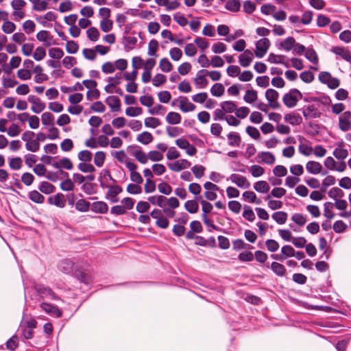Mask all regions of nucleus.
<instances>
[{
	"label": "nucleus",
	"mask_w": 351,
	"mask_h": 351,
	"mask_svg": "<svg viewBox=\"0 0 351 351\" xmlns=\"http://www.w3.org/2000/svg\"><path fill=\"white\" fill-rule=\"evenodd\" d=\"M122 191V188L119 185L110 186L107 195L109 196V197L115 198Z\"/></svg>",
	"instance_id": "obj_50"
},
{
	"label": "nucleus",
	"mask_w": 351,
	"mask_h": 351,
	"mask_svg": "<svg viewBox=\"0 0 351 351\" xmlns=\"http://www.w3.org/2000/svg\"><path fill=\"white\" fill-rule=\"evenodd\" d=\"M331 51L348 62L351 61V54L350 51L343 47H333L331 49Z\"/></svg>",
	"instance_id": "obj_12"
},
{
	"label": "nucleus",
	"mask_w": 351,
	"mask_h": 351,
	"mask_svg": "<svg viewBox=\"0 0 351 351\" xmlns=\"http://www.w3.org/2000/svg\"><path fill=\"white\" fill-rule=\"evenodd\" d=\"M49 56L53 59H60L64 56V52L60 48L54 47L49 50Z\"/></svg>",
	"instance_id": "obj_58"
},
{
	"label": "nucleus",
	"mask_w": 351,
	"mask_h": 351,
	"mask_svg": "<svg viewBox=\"0 0 351 351\" xmlns=\"http://www.w3.org/2000/svg\"><path fill=\"white\" fill-rule=\"evenodd\" d=\"M106 104L109 106L112 112H119L121 110L120 99L116 96H108L106 99Z\"/></svg>",
	"instance_id": "obj_17"
},
{
	"label": "nucleus",
	"mask_w": 351,
	"mask_h": 351,
	"mask_svg": "<svg viewBox=\"0 0 351 351\" xmlns=\"http://www.w3.org/2000/svg\"><path fill=\"white\" fill-rule=\"evenodd\" d=\"M257 92L254 90H247L243 97V99L246 103L252 104L257 99Z\"/></svg>",
	"instance_id": "obj_41"
},
{
	"label": "nucleus",
	"mask_w": 351,
	"mask_h": 351,
	"mask_svg": "<svg viewBox=\"0 0 351 351\" xmlns=\"http://www.w3.org/2000/svg\"><path fill=\"white\" fill-rule=\"evenodd\" d=\"M241 6L239 0H229L226 4V8L231 12H237L239 10Z\"/></svg>",
	"instance_id": "obj_49"
},
{
	"label": "nucleus",
	"mask_w": 351,
	"mask_h": 351,
	"mask_svg": "<svg viewBox=\"0 0 351 351\" xmlns=\"http://www.w3.org/2000/svg\"><path fill=\"white\" fill-rule=\"evenodd\" d=\"M271 217L278 224H284L287 219V214L283 211L276 212Z\"/></svg>",
	"instance_id": "obj_37"
},
{
	"label": "nucleus",
	"mask_w": 351,
	"mask_h": 351,
	"mask_svg": "<svg viewBox=\"0 0 351 351\" xmlns=\"http://www.w3.org/2000/svg\"><path fill=\"white\" fill-rule=\"evenodd\" d=\"M254 189L258 193H265L269 191L270 187L266 181L261 180L254 184Z\"/></svg>",
	"instance_id": "obj_31"
},
{
	"label": "nucleus",
	"mask_w": 351,
	"mask_h": 351,
	"mask_svg": "<svg viewBox=\"0 0 351 351\" xmlns=\"http://www.w3.org/2000/svg\"><path fill=\"white\" fill-rule=\"evenodd\" d=\"M278 93L274 89L269 88L265 92V98L268 101V105L272 109H278L280 107V104L278 101Z\"/></svg>",
	"instance_id": "obj_7"
},
{
	"label": "nucleus",
	"mask_w": 351,
	"mask_h": 351,
	"mask_svg": "<svg viewBox=\"0 0 351 351\" xmlns=\"http://www.w3.org/2000/svg\"><path fill=\"white\" fill-rule=\"evenodd\" d=\"M185 209L189 213H196L198 211L199 205L195 200H188L184 204Z\"/></svg>",
	"instance_id": "obj_40"
},
{
	"label": "nucleus",
	"mask_w": 351,
	"mask_h": 351,
	"mask_svg": "<svg viewBox=\"0 0 351 351\" xmlns=\"http://www.w3.org/2000/svg\"><path fill=\"white\" fill-rule=\"evenodd\" d=\"M28 197L31 201L36 204H43L45 201V197L36 190L29 192Z\"/></svg>",
	"instance_id": "obj_28"
},
{
	"label": "nucleus",
	"mask_w": 351,
	"mask_h": 351,
	"mask_svg": "<svg viewBox=\"0 0 351 351\" xmlns=\"http://www.w3.org/2000/svg\"><path fill=\"white\" fill-rule=\"evenodd\" d=\"M254 54L250 49L244 51L243 53L239 56V64L243 67H247L250 65L253 60Z\"/></svg>",
	"instance_id": "obj_11"
},
{
	"label": "nucleus",
	"mask_w": 351,
	"mask_h": 351,
	"mask_svg": "<svg viewBox=\"0 0 351 351\" xmlns=\"http://www.w3.org/2000/svg\"><path fill=\"white\" fill-rule=\"evenodd\" d=\"M74 263L70 259H64L58 264V269L66 274H71L73 269Z\"/></svg>",
	"instance_id": "obj_16"
},
{
	"label": "nucleus",
	"mask_w": 351,
	"mask_h": 351,
	"mask_svg": "<svg viewBox=\"0 0 351 351\" xmlns=\"http://www.w3.org/2000/svg\"><path fill=\"white\" fill-rule=\"evenodd\" d=\"M257 157L262 162L267 165H273L275 162L276 158L274 155L269 152H262L258 153Z\"/></svg>",
	"instance_id": "obj_19"
},
{
	"label": "nucleus",
	"mask_w": 351,
	"mask_h": 351,
	"mask_svg": "<svg viewBox=\"0 0 351 351\" xmlns=\"http://www.w3.org/2000/svg\"><path fill=\"white\" fill-rule=\"evenodd\" d=\"M25 148L32 152H36L40 149V143L38 140L34 139L25 143Z\"/></svg>",
	"instance_id": "obj_57"
},
{
	"label": "nucleus",
	"mask_w": 351,
	"mask_h": 351,
	"mask_svg": "<svg viewBox=\"0 0 351 351\" xmlns=\"http://www.w3.org/2000/svg\"><path fill=\"white\" fill-rule=\"evenodd\" d=\"M127 151L140 163L146 164L148 162V157L147 156V154L143 152L142 147L139 145H129L127 147Z\"/></svg>",
	"instance_id": "obj_2"
},
{
	"label": "nucleus",
	"mask_w": 351,
	"mask_h": 351,
	"mask_svg": "<svg viewBox=\"0 0 351 351\" xmlns=\"http://www.w3.org/2000/svg\"><path fill=\"white\" fill-rule=\"evenodd\" d=\"M221 107L227 113H231L236 110L237 105L232 101H226L220 104Z\"/></svg>",
	"instance_id": "obj_42"
},
{
	"label": "nucleus",
	"mask_w": 351,
	"mask_h": 351,
	"mask_svg": "<svg viewBox=\"0 0 351 351\" xmlns=\"http://www.w3.org/2000/svg\"><path fill=\"white\" fill-rule=\"evenodd\" d=\"M77 158L83 162H89L92 160V153L89 150H82L78 153Z\"/></svg>",
	"instance_id": "obj_48"
},
{
	"label": "nucleus",
	"mask_w": 351,
	"mask_h": 351,
	"mask_svg": "<svg viewBox=\"0 0 351 351\" xmlns=\"http://www.w3.org/2000/svg\"><path fill=\"white\" fill-rule=\"evenodd\" d=\"M285 120L292 125H298L302 123V118L299 114L289 113L285 114Z\"/></svg>",
	"instance_id": "obj_21"
},
{
	"label": "nucleus",
	"mask_w": 351,
	"mask_h": 351,
	"mask_svg": "<svg viewBox=\"0 0 351 351\" xmlns=\"http://www.w3.org/2000/svg\"><path fill=\"white\" fill-rule=\"evenodd\" d=\"M77 167L83 173H93L95 171L94 166L88 162H80Z\"/></svg>",
	"instance_id": "obj_54"
},
{
	"label": "nucleus",
	"mask_w": 351,
	"mask_h": 351,
	"mask_svg": "<svg viewBox=\"0 0 351 351\" xmlns=\"http://www.w3.org/2000/svg\"><path fill=\"white\" fill-rule=\"evenodd\" d=\"M158 191L160 193L169 195L172 192L171 186L166 182H161L158 186Z\"/></svg>",
	"instance_id": "obj_61"
},
{
	"label": "nucleus",
	"mask_w": 351,
	"mask_h": 351,
	"mask_svg": "<svg viewBox=\"0 0 351 351\" xmlns=\"http://www.w3.org/2000/svg\"><path fill=\"white\" fill-rule=\"evenodd\" d=\"M75 209L80 212L85 213L89 210L90 203L84 199H80L75 204Z\"/></svg>",
	"instance_id": "obj_29"
},
{
	"label": "nucleus",
	"mask_w": 351,
	"mask_h": 351,
	"mask_svg": "<svg viewBox=\"0 0 351 351\" xmlns=\"http://www.w3.org/2000/svg\"><path fill=\"white\" fill-rule=\"evenodd\" d=\"M206 70H200L197 72L196 77L194 79L195 85L199 86L200 88H205L208 85V80L204 75H199V73H205Z\"/></svg>",
	"instance_id": "obj_30"
},
{
	"label": "nucleus",
	"mask_w": 351,
	"mask_h": 351,
	"mask_svg": "<svg viewBox=\"0 0 351 351\" xmlns=\"http://www.w3.org/2000/svg\"><path fill=\"white\" fill-rule=\"evenodd\" d=\"M225 88L220 83L215 84L210 88V93L214 97H221L224 93Z\"/></svg>",
	"instance_id": "obj_39"
},
{
	"label": "nucleus",
	"mask_w": 351,
	"mask_h": 351,
	"mask_svg": "<svg viewBox=\"0 0 351 351\" xmlns=\"http://www.w3.org/2000/svg\"><path fill=\"white\" fill-rule=\"evenodd\" d=\"M143 110L140 107H128L125 110V114L132 117H137L141 114Z\"/></svg>",
	"instance_id": "obj_60"
},
{
	"label": "nucleus",
	"mask_w": 351,
	"mask_h": 351,
	"mask_svg": "<svg viewBox=\"0 0 351 351\" xmlns=\"http://www.w3.org/2000/svg\"><path fill=\"white\" fill-rule=\"evenodd\" d=\"M180 109L184 112H191L195 109V106L190 102L187 97H180Z\"/></svg>",
	"instance_id": "obj_18"
},
{
	"label": "nucleus",
	"mask_w": 351,
	"mask_h": 351,
	"mask_svg": "<svg viewBox=\"0 0 351 351\" xmlns=\"http://www.w3.org/2000/svg\"><path fill=\"white\" fill-rule=\"evenodd\" d=\"M294 256L295 250L291 245H286L281 248L280 254H273L271 255V258L276 261H282L289 257H293Z\"/></svg>",
	"instance_id": "obj_5"
},
{
	"label": "nucleus",
	"mask_w": 351,
	"mask_h": 351,
	"mask_svg": "<svg viewBox=\"0 0 351 351\" xmlns=\"http://www.w3.org/2000/svg\"><path fill=\"white\" fill-rule=\"evenodd\" d=\"M307 171L312 174H318L322 171V165L316 161H308L306 165Z\"/></svg>",
	"instance_id": "obj_20"
},
{
	"label": "nucleus",
	"mask_w": 351,
	"mask_h": 351,
	"mask_svg": "<svg viewBox=\"0 0 351 351\" xmlns=\"http://www.w3.org/2000/svg\"><path fill=\"white\" fill-rule=\"evenodd\" d=\"M76 278L80 282L85 285H89L92 282L91 276L82 271L75 272Z\"/></svg>",
	"instance_id": "obj_34"
},
{
	"label": "nucleus",
	"mask_w": 351,
	"mask_h": 351,
	"mask_svg": "<svg viewBox=\"0 0 351 351\" xmlns=\"http://www.w3.org/2000/svg\"><path fill=\"white\" fill-rule=\"evenodd\" d=\"M265 245L270 252H276L280 247L278 243L274 239H267L265 241Z\"/></svg>",
	"instance_id": "obj_53"
},
{
	"label": "nucleus",
	"mask_w": 351,
	"mask_h": 351,
	"mask_svg": "<svg viewBox=\"0 0 351 351\" xmlns=\"http://www.w3.org/2000/svg\"><path fill=\"white\" fill-rule=\"evenodd\" d=\"M88 38L93 42H96L98 40L99 38V32L96 27H92L87 29L86 31Z\"/></svg>",
	"instance_id": "obj_47"
},
{
	"label": "nucleus",
	"mask_w": 351,
	"mask_h": 351,
	"mask_svg": "<svg viewBox=\"0 0 351 351\" xmlns=\"http://www.w3.org/2000/svg\"><path fill=\"white\" fill-rule=\"evenodd\" d=\"M34 289L37 293L43 298H48L51 300L58 299L55 293L49 287H46L40 284H36L34 285Z\"/></svg>",
	"instance_id": "obj_4"
},
{
	"label": "nucleus",
	"mask_w": 351,
	"mask_h": 351,
	"mask_svg": "<svg viewBox=\"0 0 351 351\" xmlns=\"http://www.w3.org/2000/svg\"><path fill=\"white\" fill-rule=\"evenodd\" d=\"M42 123L46 126H53L54 125V117L51 112H44L41 116Z\"/></svg>",
	"instance_id": "obj_36"
},
{
	"label": "nucleus",
	"mask_w": 351,
	"mask_h": 351,
	"mask_svg": "<svg viewBox=\"0 0 351 351\" xmlns=\"http://www.w3.org/2000/svg\"><path fill=\"white\" fill-rule=\"evenodd\" d=\"M153 139L154 137L152 134L149 132H143L139 134L136 137V140L143 145L149 144L153 141Z\"/></svg>",
	"instance_id": "obj_26"
},
{
	"label": "nucleus",
	"mask_w": 351,
	"mask_h": 351,
	"mask_svg": "<svg viewBox=\"0 0 351 351\" xmlns=\"http://www.w3.org/2000/svg\"><path fill=\"white\" fill-rule=\"evenodd\" d=\"M227 180H230L241 189H249L251 185L250 182L245 176L237 173L231 174Z\"/></svg>",
	"instance_id": "obj_8"
},
{
	"label": "nucleus",
	"mask_w": 351,
	"mask_h": 351,
	"mask_svg": "<svg viewBox=\"0 0 351 351\" xmlns=\"http://www.w3.org/2000/svg\"><path fill=\"white\" fill-rule=\"evenodd\" d=\"M26 5V2L24 0H13L11 2V6L14 10L13 16L14 20L19 21L25 16V11L22 10Z\"/></svg>",
	"instance_id": "obj_3"
},
{
	"label": "nucleus",
	"mask_w": 351,
	"mask_h": 351,
	"mask_svg": "<svg viewBox=\"0 0 351 351\" xmlns=\"http://www.w3.org/2000/svg\"><path fill=\"white\" fill-rule=\"evenodd\" d=\"M333 155L337 159H344L348 156V152L347 149H344L343 143L339 144L337 148H335L333 152Z\"/></svg>",
	"instance_id": "obj_27"
},
{
	"label": "nucleus",
	"mask_w": 351,
	"mask_h": 351,
	"mask_svg": "<svg viewBox=\"0 0 351 351\" xmlns=\"http://www.w3.org/2000/svg\"><path fill=\"white\" fill-rule=\"evenodd\" d=\"M38 189L45 194H50L55 191V186L48 182L43 181L40 182Z\"/></svg>",
	"instance_id": "obj_33"
},
{
	"label": "nucleus",
	"mask_w": 351,
	"mask_h": 351,
	"mask_svg": "<svg viewBox=\"0 0 351 351\" xmlns=\"http://www.w3.org/2000/svg\"><path fill=\"white\" fill-rule=\"evenodd\" d=\"M228 145L232 147H239L241 142L239 134L237 132H231L228 135Z\"/></svg>",
	"instance_id": "obj_24"
},
{
	"label": "nucleus",
	"mask_w": 351,
	"mask_h": 351,
	"mask_svg": "<svg viewBox=\"0 0 351 351\" xmlns=\"http://www.w3.org/2000/svg\"><path fill=\"white\" fill-rule=\"evenodd\" d=\"M250 171L251 172L252 175L254 178H258L261 176L264 173V169L258 165H252L250 169Z\"/></svg>",
	"instance_id": "obj_52"
},
{
	"label": "nucleus",
	"mask_w": 351,
	"mask_h": 351,
	"mask_svg": "<svg viewBox=\"0 0 351 351\" xmlns=\"http://www.w3.org/2000/svg\"><path fill=\"white\" fill-rule=\"evenodd\" d=\"M270 268L272 271L278 276L282 277L286 274V268L280 263L272 262Z\"/></svg>",
	"instance_id": "obj_23"
},
{
	"label": "nucleus",
	"mask_w": 351,
	"mask_h": 351,
	"mask_svg": "<svg viewBox=\"0 0 351 351\" xmlns=\"http://www.w3.org/2000/svg\"><path fill=\"white\" fill-rule=\"evenodd\" d=\"M167 81V77L161 73L156 74L152 80V84L156 87H159L164 84Z\"/></svg>",
	"instance_id": "obj_51"
},
{
	"label": "nucleus",
	"mask_w": 351,
	"mask_h": 351,
	"mask_svg": "<svg viewBox=\"0 0 351 351\" xmlns=\"http://www.w3.org/2000/svg\"><path fill=\"white\" fill-rule=\"evenodd\" d=\"M351 127V113L345 112L339 117V128L343 131H348Z\"/></svg>",
	"instance_id": "obj_10"
},
{
	"label": "nucleus",
	"mask_w": 351,
	"mask_h": 351,
	"mask_svg": "<svg viewBox=\"0 0 351 351\" xmlns=\"http://www.w3.org/2000/svg\"><path fill=\"white\" fill-rule=\"evenodd\" d=\"M36 38L40 42H44L45 47H49L52 45L51 43L48 42L47 40L49 38V32L46 30H41L36 34Z\"/></svg>",
	"instance_id": "obj_38"
},
{
	"label": "nucleus",
	"mask_w": 351,
	"mask_h": 351,
	"mask_svg": "<svg viewBox=\"0 0 351 351\" xmlns=\"http://www.w3.org/2000/svg\"><path fill=\"white\" fill-rule=\"evenodd\" d=\"M302 98L301 92L296 88H292L283 95L282 101L287 108H290L295 107L298 100Z\"/></svg>",
	"instance_id": "obj_1"
},
{
	"label": "nucleus",
	"mask_w": 351,
	"mask_h": 351,
	"mask_svg": "<svg viewBox=\"0 0 351 351\" xmlns=\"http://www.w3.org/2000/svg\"><path fill=\"white\" fill-rule=\"evenodd\" d=\"M48 202L59 208H64L66 205L64 196L62 193H58L53 196L49 197L48 198Z\"/></svg>",
	"instance_id": "obj_14"
},
{
	"label": "nucleus",
	"mask_w": 351,
	"mask_h": 351,
	"mask_svg": "<svg viewBox=\"0 0 351 351\" xmlns=\"http://www.w3.org/2000/svg\"><path fill=\"white\" fill-rule=\"evenodd\" d=\"M27 99H28V101L32 104L31 110L34 113L39 114L45 110V108L46 107L45 104L44 102H43L36 96L29 95Z\"/></svg>",
	"instance_id": "obj_9"
},
{
	"label": "nucleus",
	"mask_w": 351,
	"mask_h": 351,
	"mask_svg": "<svg viewBox=\"0 0 351 351\" xmlns=\"http://www.w3.org/2000/svg\"><path fill=\"white\" fill-rule=\"evenodd\" d=\"M205 169H206L204 166L199 165H194L191 168L195 178L198 179L201 178L204 176Z\"/></svg>",
	"instance_id": "obj_62"
},
{
	"label": "nucleus",
	"mask_w": 351,
	"mask_h": 351,
	"mask_svg": "<svg viewBox=\"0 0 351 351\" xmlns=\"http://www.w3.org/2000/svg\"><path fill=\"white\" fill-rule=\"evenodd\" d=\"M194 43L200 48L202 51H204L209 47V43L208 40L202 37L197 36L194 40Z\"/></svg>",
	"instance_id": "obj_63"
},
{
	"label": "nucleus",
	"mask_w": 351,
	"mask_h": 351,
	"mask_svg": "<svg viewBox=\"0 0 351 351\" xmlns=\"http://www.w3.org/2000/svg\"><path fill=\"white\" fill-rule=\"evenodd\" d=\"M45 56L46 51L43 47H38L33 54V57L36 61L43 60Z\"/></svg>",
	"instance_id": "obj_64"
},
{
	"label": "nucleus",
	"mask_w": 351,
	"mask_h": 351,
	"mask_svg": "<svg viewBox=\"0 0 351 351\" xmlns=\"http://www.w3.org/2000/svg\"><path fill=\"white\" fill-rule=\"evenodd\" d=\"M147 199L152 205L158 206L161 208L167 206V197L161 195L149 196Z\"/></svg>",
	"instance_id": "obj_15"
},
{
	"label": "nucleus",
	"mask_w": 351,
	"mask_h": 351,
	"mask_svg": "<svg viewBox=\"0 0 351 351\" xmlns=\"http://www.w3.org/2000/svg\"><path fill=\"white\" fill-rule=\"evenodd\" d=\"M270 46V41L267 38H263L258 40L256 43V51L254 52L255 56L258 58H263L267 53Z\"/></svg>",
	"instance_id": "obj_6"
},
{
	"label": "nucleus",
	"mask_w": 351,
	"mask_h": 351,
	"mask_svg": "<svg viewBox=\"0 0 351 351\" xmlns=\"http://www.w3.org/2000/svg\"><path fill=\"white\" fill-rule=\"evenodd\" d=\"M159 67L162 71L168 73L172 70L173 65L167 58H164L160 60Z\"/></svg>",
	"instance_id": "obj_43"
},
{
	"label": "nucleus",
	"mask_w": 351,
	"mask_h": 351,
	"mask_svg": "<svg viewBox=\"0 0 351 351\" xmlns=\"http://www.w3.org/2000/svg\"><path fill=\"white\" fill-rule=\"evenodd\" d=\"M40 308L51 316L60 317L62 315L61 311L50 304L43 302L40 304Z\"/></svg>",
	"instance_id": "obj_13"
},
{
	"label": "nucleus",
	"mask_w": 351,
	"mask_h": 351,
	"mask_svg": "<svg viewBox=\"0 0 351 351\" xmlns=\"http://www.w3.org/2000/svg\"><path fill=\"white\" fill-rule=\"evenodd\" d=\"M9 167L13 170H19L23 165V160L21 157L9 158Z\"/></svg>",
	"instance_id": "obj_35"
},
{
	"label": "nucleus",
	"mask_w": 351,
	"mask_h": 351,
	"mask_svg": "<svg viewBox=\"0 0 351 351\" xmlns=\"http://www.w3.org/2000/svg\"><path fill=\"white\" fill-rule=\"evenodd\" d=\"M291 219L299 226H303L306 223V217L301 213H294Z\"/></svg>",
	"instance_id": "obj_46"
},
{
	"label": "nucleus",
	"mask_w": 351,
	"mask_h": 351,
	"mask_svg": "<svg viewBox=\"0 0 351 351\" xmlns=\"http://www.w3.org/2000/svg\"><path fill=\"white\" fill-rule=\"evenodd\" d=\"M166 121L168 123L171 125L178 124L181 121V116L178 112H170L166 117Z\"/></svg>",
	"instance_id": "obj_32"
},
{
	"label": "nucleus",
	"mask_w": 351,
	"mask_h": 351,
	"mask_svg": "<svg viewBox=\"0 0 351 351\" xmlns=\"http://www.w3.org/2000/svg\"><path fill=\"white\" fill-rule=\"evenodd\" d=\"M243 217L249 221H253L255 219V215L252 209L248 206H244Z\"/></svg>",
	"instance_id": "obj_59"
},
{
	"label": "nucleus",
	"mask_w": 351,
	"mask_h": 351,
	"mask_svg": "<svg viewBox=\"0 0 351 351\" xmlns=\"http://www.w3.org/2000/svg\"><path fill=\"white\" fill-rule=\"evenodd\" d=\"M285 193H286V190L285 189L280 188V187H276L271 191V192L269 195H267L265 197V199H270L271 196L277 197V198H280L282 196H284L285 195Z\"/></svg>",
	"instance_id": "obj_45"
},
{
	"label": "nucleus",
	"mask_w": 351,
	"mask_h": 351,
	"mask_svg": "<svg viewBox=\"0 0 351 351\" xmlns=\"http://www.w3.org/2000/svg\"><path fill=\"white\" fill-rule=\"evenodd\" d=\"M160 125V121L155 117H147L145 119V125L147 128H156Z\"/></svg>",
	"instance_id": "obj_56"
},
{
	"label": "nucleus",
	"mask_w": 351,
	"mask_h": 351,
	"mask_svg": "<svg viewBox=\"0 0 351 351\" xmlns=\"http://www.w3.org/2000/svg\"><path fill=\"white\" fill-rule=\"evenodd\" d=\"M295 40L293 37H288L279 43V48L283 49L286 51L293 49L295 45Z\"/></svg>",
	"instance_id": "obj_25"
},
{
	"label": "nucleus",
	"mask_w": 351,
	"mask_h": 351,
	"mask_svg": "<svg viewBox=\"0 0 351 351\" xmlns=\"http://www.w3.org/2000/svg\"><path fill=\"white\" fill-rule=\"evenodd\" d=\"M105 159L106 153L104 152H97L95 154L94 163L96 166L101 167L103 166Z\"/></svg>",
	"instance_id": "obj_44"
},
{
	"label": "nucleus",
	"mask_w": 351,
	"mask_h": 351,
	"mask_svg": "<svg viewBox=\"0 0 351 351\" xmlns=\"http://www.w3.org/2000/svg\"><path fill=\"white\" fill-rule=\"evenodd\" d=\"M91 209L96 213L104 214L108 211V206L104 202H95L92 204Z\"/></svg>",
	"instance_id": "obj_22"
},
{
	"label": "nucleus",
	"mask_w": 351,
	"mask_h": 351,
	"mask_svg": "<svg viewBox=\"0 0 351 351\" xmlns=\"http://www.w3.org/2000/svg\"><path fill=\"white\" fill-rule=\"evenodd\" d=\"M158 41L154 39L151 40L149 43V45H148L147 54L149 56H157L156 52L158 49Z\"/></svg>",
	"instance_id": "obj_55"
}]
</instances>
